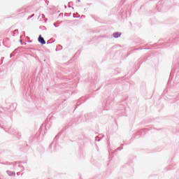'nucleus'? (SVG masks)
Wrapping results in <instances>:
<instances>
[{
    "mask_svg": "<svg viewBox=\"0 0 179 179\" xmlns=\"http://www.w3.org/2000/svg\"><path fill=\"white\" fill-rule=\"evenodd\" d=\"M38 40V41L41 43V44H45V41L44 40V38H43V37L41 36V35L39 36Z\"/></svg>",
    "mask_w": 179,
    "mask_h": 179,
    "instance_id": "1",
    "label": "nucleus"
},
{
    "mask_svg": "<svg viewBox=\"0 0 179 179\" xmlns=\"http://www.w3.org/2000/svg\"><path fill=\"white\" fill-rule=\"evenodd\" d=\"M6 173H7L8 176H10L11 177L16 175V173H15V172L10 171H7Z\"/></svg>",
    "mask_w": 179,
    "mask_h": 179,
    "instance_id": "2",
    "label": "nucleus"
},
{
    "mask_svg": "<svg viewBox=\"0 0 179 179\" xmlns=\"http://www.w3.org/2000/svg\"><path fill=\"white\" fill-rule=\"evenodd\" d=\"M113 37H115V38H118V37H121V34L119 32H115L113 34Z\"/></svg>",
    "mask_w": 179,
    "mask_h": 179,
    "instance_id": "3",
    "label": "nucleus"
},
{
    "mask_svg": "<svg viewBox=\"0 0 179 179\" xmlns=\"http://www.w3.org/2000/svg\"><path fill=\"white\" fill-rule=\"evenodd\" d=\"M20 174V172L17 173V176H19Z\"/></svg>",
    "mask_w": 179,
    "mask_h": 179,
    "instance_id": "4",
    "label": "nucleus"
},
{
    "mask_svg": "<svg viewBox=\"0 0 179 179\" xmlns=\"http://www.w3.org/2000/svg\"><path fill=\"white\" fill-rule=\"evenodd\" d=\"M78 2H80V0H77Z\"/></svg>",
    "mask_w": 179,
    "mask_h": 179,
    "instance_id": "5",
    "label": "nucleus"
},
{
    "mask_svg": "<svg viewBox=\"0 0 179 179\" xmlns=\"http://www.w3.org/2000/svg\"><path fill=\"white\" fill-rule=\"evenodd\" d=\"M13 53H12V54H11V55H10V58H12V55H13Z\"/></svg>",
    "mask_w": 179,
    "mask_h": 179,
    "instance_id": "6",
    "label": "nucleus"
}]
</instances>
